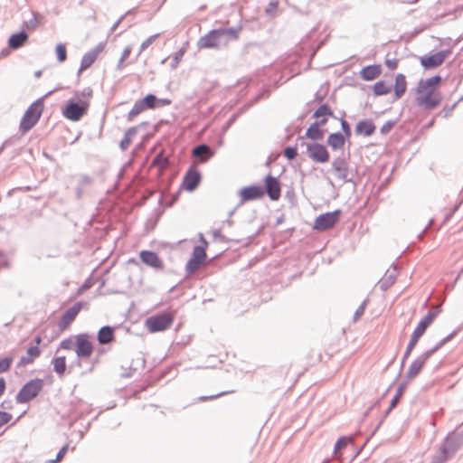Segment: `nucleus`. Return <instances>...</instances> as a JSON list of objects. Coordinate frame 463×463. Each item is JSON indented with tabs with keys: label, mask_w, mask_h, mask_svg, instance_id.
Returning a JSON list of instances; mask_svg holds the SVG:
<instances>
[{
	"label": "nucleus",
	"mask_w": 463,
	"mask_h": 463,
	"mask_svg": "<svg viewBox=\"0 0 463 463\" xmlns=\"http://www.w3.org/2000/svg\"><path fill=\"white\" fill-rule=\"evenodd\" d=\"M440 83L439 75L420 80L414 90L416 105L426 110L438 108L442 101V94L439 90Z\"/></svg>",
	"instance_id": "nucleus-1"
},
{
	"label": "nucleus",
	"mask_w": 463,
	"mask_h": 463,
	"mask_svg": "<svg viewBox=\"0 0 463 463\" xmlns=\"http://www.w3.org/2000/svg\"><path fill=\"white\" fill-rule=\"evenodd\" d=\"M92 90L89 89L81 92H76V99H70L61 109L62 116L68 120L76 122L84 117L90 106Z\"/></svg>",
	"instance_id": "nucleus-2"
},
{
	"label": "nucleus",
	"mask_w": 463,
	"mask_h": 463,
	"mask_svg": "<svg viewBox=\"0 0 463 463\" xmlns=\"http://www.w3.org/2000/svg\"><path fill=\"white\" fill-rule=\"evenodd\" d=\"M171 103L172 101L169 99H158L154 94H147L143 99L136 101L128 114V120H132L146 109H155L156 108L168 106Z\"/></svg>",
	"instance_id": "nucleus-3"
},
{
	"label": "nucleus",
	"mask_w": 463,
	"mask_h": 463,
	"mask_svg": "<svg viewBox=\"0 0 463 463\" xmlns=\"http://www.w3.org/2000/svg\"><path fill=\"white\" fill-rule=\"evenodd\" d=\"M175 311L167 310L161 314L151 316L145 321V326L150 333L166 330L175 320Z\"/></svg>",
	"instance_id": "nucleus-4"
},
{
	"label": "nucleus",
	"mask_w": 463,
	"mask_h": 463,
	"mask_svg": "<svg viewBox=\"0 0 463 463\" xmlns=\"http://www.w3.org/2000/svg\"><path fill=\"white\" fill-rule=\"evenodd\" d=\"M43 108V102L38 99L27 109L20 122V130L23 133L29 131L38 122Z\"/></svg>",
	"instance_id": "nucleus-5"
},
{
	"label": "nucleus",
	"mask_w": 463,
	"mask_h": 463,
	"mask_svg": "<svg viewBox=\"0 0 463 463\" xmlns=\"http://www.w3.org/2000/svg\"><path fill=\"white\" fill-rule=\"evenodd\" d=\"M200 241L202 245L194 248L192 257L186 263L185 270L188 274L195 272L205 261L208 242L203 234H200Z\"/></svg>",
	"instance_id": "nucleus-6"
},
{
	"label": "nucleus",
	"mask_w": 463,
	"mask_h": 463,
	"mask_svg": "<svg viewBox=\"0 0 463 463\" xmlns=\"http://www.w3.org/2000/svg\"><path fill=\"white\" fill-rule=\"evenodd\" d=\"M95 350V345L91 336L82 333L76 335L75 354L80 360H89Z\"/></svg>",
	"instance_id": "nucleus-7"
},
{
	"label": "nucleus",
	"mask_w": 463,
	"mask_h": 463,
	"mask_svg": "<svg viewBox=\"0 0 463 463\" xmlns=\"http://www.w3.org/2000/svg\"><path fill=\"white\" fill-rule=\"evenodd\" d=\"M43 388V381L35 379L24 384L16 395V401L24 403L35 398Z\"/></svg>",
	"instance_id": "nucleus-8"
},
{
	"label": "nucleus",
	"mask_w": 463,
	"mask_h": 463,
	"mask_svg": "<svg viewBox=\"0 0 463 463\" xmlns=\"http://www.w3.org/2000/svg\"><path fill=\"white\" fill-rule=\"evenodd\" d=\"M341 215L340 210H335L331 213H326L316 218L314 222V229L317 231L328 230L339 221Z\"/></svg>",
	"instance_id": "nucleus-9"
},
{
	"label": "nucleus",
	"mask_w": 463,
	"mask_h": 463,
	"mask_svg": "<svg viewBox=\"0 0 463 463\" xmlns=\"http://www.w3.org/2000/svg\"><path fill=\"white\" fill-rule=\"evenodd\" d=\"M443 342L440 343L438 346H436L433 349L428 350L424 354H422L420 356H419L416 360L412 362V364L410 365L407 371V378L413 379L415 378L423 366L425 365L426 362L429 360V358L442 345Z\"/></svg>",
	"instance_id": "nucleus-10"
},
{
	"label": "nucleus",
	"mask_w": 463,
	"mask_h": 463,
	"mask_svg": "<svg viewBox=\"0 0 463 463\" xmlns=\"http://www.w3.org/2000/svg\"><path fill=\"white\" fill-rule=\"evenodd\" d=\"M230 33L228 30H213L200 38L198 44L201 48H218L223 35Z\"/></svg>",
	"instance_id": "nucleus-11"
},
{
	"label": "nucleus",
	"mask_w": 463,
	"mask_h": 463,
	"mask_svg": "<svg viewBox=\"0 0 463 463\" xmlns=\"http://www.w3.org/2000/svg\"><path fill=\"white\" fill-rule=\"evenodd\" d=\"M83 307L82 302H77L75 303L71 307H70L68 310H66L63 315L61 316L58 326L61 331L67 330L72 322L75 320L79 313Z\"/></svg>",
	"instance_id": "nucleus-12"
},
{
	"label": "nucleus",
	"mask_w": 463,
	"mask_h": 463,
	"mask_svg": "<svg viewBox=\"0 0 463 463\" xmlns=\"http://www.w3.org/2000/svg\"><path fill=\"white\" fill-rule=\"evenodd\" d=\"M449 54V51H440L429 56L420 57V62L425 70L435 69L440 66Z\"/></svg>",
	"instance_id": "nucleus-13"
},
{
	"label": "nucleus",
	"mask_w": 463,
	"mask_h": 463,
	"mask_svg": "<svg viewBox=\"0 0 463 463\" xmlns=\"http://www.w3.org/2000/svg\"><path fill=\"white\" fill-rule=\"evenodd\" d=\"M105 48L106 43H99L94 48L87 52L81 59L80 71H82L89 69L104 52Z\"/></svg>",
	"instance_id": "nucleus-14"
},
{
	"label": "nucleus",
	"mask_w": 463,
	"mask_h": 463,
	"mask_svg": "<svg viewBox=\"0 0 463 463\" xmlns=\"http://www.w3.org/2000/svg\"><path fill=\"white\" fill-rule=\"evenodd\" d=\"M309 157L318 163H326L329 160V153L326 147L321 144L312 143L307 145Z\"/></svg>",
	"instance_id": "nucleus-15"
},
{
	"label": "nucleus",
	"mask_w": 463,
	"mask_h": 463,
	"mask_svg": "<svg viewBox=\"0 0 463 463\" xmlns=\"http://www.w3.org/2000/svg\"><path fill=\"white\" fill-rule=\"evenodd\" d=\"M200 182H201L200 172L196 168L191 167L186 172V174L184 177V180L182 183V187L188 192H193L199 185Z\"/></svg>",
	"instance_id": "nucleus-16"
},
{
	"label": "nucleus",
	"mask_w": 463,
	"mask_h": 463,
	"mask_svg": "<svg viewBox=\"0 0 463 463\" xmlns=\"http://www.w3.org/2000/svg\"><path fill=\"white\" fill-rule=\"evenodd\" d=\"M264 191L260 185H251L242 188L240 191L241 203L263 197Z\"/></svg>",
	"instance_id": "nucleus-17"
},
{
	"label": "nucleus",
	"mask_w": 463,
	"mask_h": 463,
	"mask_svg": "<svg viewBox=\"0 0 463 463\" xmlns=\"http://www.w3.org/2000/svg\"><path fill=\"white\" fill-rule=\"evenodd\" d=\"M139 257L141 261L156 269H162L164 268L163 260L159 258V256L150 250H142L139 253Z\"/></svg>",
	"instance_id": "nucleus-18"
},
{
	"label": "nucleus",
	"mask_w": 463,
	"mask_h": 463,
	"mask_svg": "<svg viewBox=\"0 0 463 463\" xmlns=\"http://www.w3.org/2000/svg\"><path fill=\"white\" fill-rule=\"evenodd\" d=\"M265 188L269 197L276 201L280 197V184L277 178L269 175L265 178Z\"/></svg>",
	"instance_id": "nucleus-19"
},
{
	"label": "nucleus",
	"mask_w": 463,
	"mask_h": 463,
	"mask_svg": "<svg viewBox=\"0 0 463 463\" xmlns=\"http://www.w3.org/2000/svg\"><path fill=\"white\" fill-rule=\"evenodd\" d=\"M382 74V68L379 64L368 65L360 71V76L364 80H373Z\"/></svg>",
	"instance_id": "nucleus-20"
},
{
	"label": "nucleus",
	"mask_w": 463,
	"mask_h": 463,
	"mask_svg": "<svg viewBox=\"0 0 463 463\" xmlns=\"http://www.w3.org/2000/svg\"><path fill=\"white\" fill-rule=\"evenodd\" d=\"M40 354L41 349L39 348V346H30L26 351V356L21 357V359L17 363V366L24 367L28 364H33V361L40 356Z\"/></svg>",
	"instance_id": "nucleus-21"
},
{
	"label": "nucleus",
	"mask_w": 463,
	"mask_h": 463,
	"mask_svg": "<svg viewBox=\"0 0 463 463\" xmlns=\"http://www.w3.org/2000/svg\"><path fill=\"white\" fill-rule=\"evenodd\" d=\"M326 124V119H320L313 123L307 130L306 137L313 140L322 139L324 132L320 129L321 126Z\"/></svg>",
	"instance_id": "nucleus-22"
},
{
	"label": "nucleus",
	"mask_w": 463,
	"mask_h": 463,
	"mask_svg": "<svg viewBox=\"0 0 463 463\" xmlns=\"http://www.w3.org/2000/svg\"><path fill=\"white\" fill-rule=\"evenodd\" d=\"M28 41V34L25 32L14 33L8 40V46L11 49H18Z\"/></svg>",
	"instance_id": "nucleus-23"
},
{
	"label": "nucleus",
	"mask_w": 463,
	"mask_h": 463,
	"mask_svg": "<svg viewBox=\"0 0 463 463\" xmlns=\"http://www.w3.org/2000/svg\"><path fill=\"white\" fill-rule=\"evenodd\" d=\"M407 90V80L403 74L399 73L395 77V84H394V96L395 99H400Z\"/></svg>",
	"instance_id": "nucleus-24"
},
{
	"label": "nucleus",
	"mask_w": 463,
	"mask_h": 463,
	"mask_svg": "<svg viewBox=\"0 0 463 463\" xmlns=\"http://www.w3.org/2000/svg\"><path fill=\"white\" fill-rule=\"evenodd\" d=\"M213 155L211 148L206 145H200L193 149V156L200 158L203 163L208 161Z\"/></svg>",
	"instance_id": "nucleus-25"
},
{
	"label": "nucleus",
	"mask_w": 463,
	"mask_h": 463,
	"mask_svg": "<svg viewBox=\"0 0 463 463\" xmlns=\"http://www.w3.org/2000/svg\"><path fill=\"white\" fill-rule=\"evenodd\" d=\"M114 339V330L109 326H103L98 332V341L100 345L109 344Z\"/></svg>",
	"instance_id": "nucleus-26"
},
{
	"label": "nucleus",
	"mask_w": 463,
	"mask_h": 463,
	"mask_svg": "<svg viewBox=\"0 0 463 463\" xmlns=\"http://www.w3.org/2000/svg\"><path fill=\"white\" fill-rule=\"evenodd\" d=\"M355 130H356L357 134H362L366 137H369L373 134V132L375 130V126L370 120H364V121H360L357 124Z\"/></svg>",
	"instance_id": "nucleus-27"
},
{
	"label": "nucleus",
	"mask_w": 463,
	"mask_h": 463,
	"mask_svg": "<svg viewBox=\"0 0 463 463\" xmlns=\"http://www.w3.org/2000/svg\"><path fill=\"white\" fill-rule=\"evenodd\" d=\"M345 137L341 133H333L329 135L327 138V144L335 150L342 148L345 145Z\"/></svg>",
	"instance_id": "nucleus-28"
},
{
	"label": "nucleus",
	"mask_w": 463,
	"mask_h": 463,
	"mask_svg": "<svg viewBox=\"0 0 463 463\" xmlns=\"http://www.w3.org/2000/svg\"><path fill=\"white\" fill-rule=\"evenodd\" d=\"M53 371L59 375L62 376L66 371V357L65 356H55L52 360Z\"/></svg>",
	"instance_id": "nucleus-29"
},
{
	"label": "nucleus",
	"mask_w": 463,
	"mask_h": 463,
	"mask_svg": "<svg viewBox=\"0 0 463 463\" xmlns=\"http://www.w3.org/2000/svg\"><path fill=\"white\" fill-rule=\"evenodd\" d=\"M333 115V111L330 107L326 104L321 105L314 113V117L320 119H326L327 121V118Z\"/></svg>",
	"instance_id": "nucleus-30"
},
{
	"label": "nucleus",
	"mask_w": 463,
	"mask_h": 463,
	"mask_svg": "<svg viewBox=\"0 0 463 463\" xmlns=\"http://www.w3.org/2000/svg\"><path fill=\"white\" fill-rule=\"evenodd\" d=\"M76 348V335L73 336L67 337L61 341L59 349L71 351Z\"/></svg>",
	"instance_id": "nucleus-31"
},
{
	"label": "nucleus",
	"mask_w": 463,
	"mask_h": 463,
	"mask_svg": "<svg viewBox=\"0 0 463 463\" xmlns=\"http://www.w3.org/2000/svg\"><path fill=\"white\" fill-rule=\"evenodd\" d=\"M373 90L374 95L382 96L388 94L391 89L383 80H380L373 85Z\"/></svg>",
	"instance_id": "nucleus-32"
},
{
	"label": "nucleus",
	"mask_w": 463,
	"mask_h": 463,
	"mask_svg": "<svg viewBox=\"0 0 463 463\" xmlns=\"http://www.w3.org/2000/svg\"><path fill=\"white\" fill-rule=\"evenodd\" d=\"M136 134V128H130L125 133L124 138L120 142V148L126 150L132 143V137Z\"/></svg>",
	"instance_id": "nucleus-33"
},
{
	"label": "nucleus",
	"mask_w": 463,
	"mask_h": 463,
	"mask_svg": "<svg viewBox=\"0 0 463 463\" xmlns=\"http://www.w3.org/2000/svg\"><path fill=\"white\" fill-rule=\"evenodd\" d=\"M438 307H434L432 310L429 311L427 315L420 321L426 327L430 326L434 319L437 317L439 314Z\"/></svg>",
	"instance_id": "nucleus-34"
},
{
	"label": "nucleus",
	"mask_w": 463,
	"mask_h": 463,
	"mask_svg": "<svg viewBox=\"0 0 463 463\" xmlns=\"http://www.w3.org/2000/svg\"><path fill=\"white\" fill-rule=\"evenodd\" d=\"M152 165L154 166L158 167L159 170L162 172L167 167L168 159L165 157L162 154H159L155 157V159L152 162Z\"/></svg>",
	"instance_id": "nucleus-35"
},
{
	"label": "nucleus",
	"mask_w": 463,
	"mask_h": 463,
	"mask_svg": "<svg viewBox=\"0 0 463 463\" xmlns=\"http://www.w3.org/2000/svg\"><path fill=\"white\" fill-rule=\"evenodd\" d=\"M55 52L60 62H63L67 59V51L64 44H57L55 47Z\"/></svg>",
	"instance_id": "nucleus-36"
},
{
	"label": "nucleus",
	"mask_w": 463,
	"mask_h": 463,
	"mask_svg": "<svg viewBox=\"0 0 463 463\" xmlns=\"http://www.w3.org/2000/svg\"><path fill=\"white\" fill-rule=\"evenodd\" d=\"M132 52V47L131 46H127L125 47V49L123 50L122 52V54L118 60V69H122L125 67V61L128 58V56L130 55Z\"/></svg>",
	"instance_id": "nucleus-37"
},
{
	"label": "nucleus",
	"mask_w": 463,
	"mask_h": 463,
	"mask_svg": "<svg viewBox=\"0 0 463 463\" xmlns=\"http://www.w3.org/2000/svg\"><path fill=\"white\" fill-rule=\"evenodd\" d=\"M419 339L420 338H418L417 336H414L411 335L410 342L408 343V345H407V348H406V351L404 354V358H408L411 355V354L412 350L415 348Z\"/></svg>",
	"instance_id": "nucleus-38"
},
{
	"label": "nucleus",
	"mask_w": 463,
	"mask_h": 463,
	"mask_svg": "<svg viewBox=\"0 0 463 463\" xmlns=\"http://www.w3.org/2000/svg\"><path fill=\"white\" fill-rule=\"evenodd\" d=\"M349 441L350 439L345 437H341L340 439H338L335 446V453H338L340 450L344 449L347 446Z\"/></svg>",
	"instance_id": "nucleus-39"
},
{
	"label": "nucleus",
	"mask_w": 463,
	"mask_h": 463,
	"mask_svg": "<svg viewBox=\"0 0 463 463\" xmlns=\"http://www.w3.org/2000/svg\"><path fill=\"white\" fill-rule=\"evenodd\" d=\"M13 362V358L6 357L0 360V373L6 372Z\"/></svg>",
	"instance_id": "nucleus-40"
},
{
	"label": "nucleus",
	"mask_w": 463,
	"mask_h": 463,
	"mask_svg": "<svg viewBox=\"0 0 463 463\" xmlns=\"http://www.w3.org/2000/svg\"><path fill=\"white\" fill-rule=\"evenodd\" d=\"M297 155H298L297 147L288 146L284 150V156L289 160L294 159L297 156Z\"/></svg>",
	"instance_id": "nucleus-41"
},
{
	"label": "nucleus",
	"mask_w": 463,
	"mask_h": 463,
	"mask_svg": "<svg viewBox=\"0 0 463 463\" xmlns=\"http://www.w3.org/2000/svg\"><path fill=\"white\" fill-rule=\"evenodd\" d=\"M427 328L428 327H426L421 322H419L418 326H416L411 335L417 336L418 338H420Z\"/></svg>",
	"instance_id": "nucleus-42"
},
{
	"label": "nucleus",
	"mask_w": 463,
	"mask_h": 463,
	"mask_svg": "<svg viewBox=\"0 0 463 463\" xmlns=\"http://www.w3.org/2000/svg\"><path fill=\"white\" fill-rule=\"evenodd\" d=\"M12 420V415L5 411H0V428L8 423Z\"/></svg>",
	"instance_id": "nucleus-43"
},
{
	"label": "nucleus",
	"mask_w": 463,
	"mask_h": 463,
	"mask_svg": "<svg viewBox=\"0 0 463 463\" xmlns=\"http://www.w3.org/2000/svg\"><path fill=\"white\" fill-rule=\"evenodd\" d=\"M158 37V34H154L147 38L145 42L142 43L140 46V52L145 51L150 44L153 43V42Z\"/></svg>",
	"instance_id": "nucleus-44"
},
{
	"label": "nucleus",
	"mask_w": 463,
	"mask_h": 463,
	"mask_svg": "<svg viewBox=\"0 0 463 463\" xmlns=\"http://www.w3.org/2000/svg\"><path fill=\"white\" fill-rule=\"evenodd\" d=\"M68 449H69V446L68 445H65L63 446L60 451L58 452L57 456H56V458L54 460H52L53 463H58L60 461L62 460V458H64V456L66 455L67 451H68Z\"/></svg>",
	"instance_id": "nucleus-45"
},
{
	"label": "nucleus",
	"mask_w": 463,
	"mask_h": 463,
	"mask_svg": "<svg viewBox=\"0 0 463 463\" xmlns=\"http://www.w3.org/2000/svg\"><path fill=\"white\" fill-rule=\"evenodd\" d=\"M402 392H403V389L402 387H400L397 391V393L396 395L394 396V398L392 400L391 402V404H390V410L393 409L396 404L398 403L400 398L402 397Z\"/></svg>",
	"instance_id": "nucleus-46"
},
{
	"label": "nucleus",
	"mask_w": 463,
	"mask_h": 463,
	"mask_svg": "<svg viewBox=\"0 0 463 463\" xmlns=\"http://www.w3.org/2000/svg\"><path fill=\"white\" fill-rule=\"evenodd\" d=\"M398 64H399V61L397 59H386L385 60V65L390 70L393 71V70L397 69Z\"/></svg>",
	"instance_id": "nucleus-47"
},
{
	"label": "nucleus",
	"mask_w": 463,
	"mask_h": 463,
	"mask_svg": "<svg viewBox=\"0 0 463 463\" xmlns=\"http://www.w3.org/2000/svg\"><path fill=\"white\" fill-rule=\"evenodd\" d=\"M227 392H221V393L211 395V396H201V397H199L198 400L201 401V402H206V401H209V400H213V399H216L218 397H221L222 395H224Z\"/></svg>",
	"instance_id": "nucleus-48"
},
{
	"label": "nucleus",
	"mask_w": 463,
	"mask_h": 463,
	"mask_svg": "<svg viewBox=\"0 0 463 463\" xmlns=\"http://www.w3.org/2000/svg\"><path fill=\"white\" fill-rule=\"evenodd\" d=\"M341 125H342V129H343L345 135L347 137H349L350 135H351V129H350V127H349L348 123L345 120H342Z\"/></svg>",
	"instance_id": "nucleus-49"
},
{
	"label": "nucleus",
	"mask_w": 463,
	"mask_h": 463,
	"mask_svg": "<svg viewBox=\"0 0 463 463\" xmlns=\"http://www.w3.org/2000/svg\"><path fill=\"white\" fill-rule=\"evenodd\" d=\"M392 127H393V123L387 122L386 124H384L383 126V128H381V131H382V133H387L392 128Z\"/></svg>",
	"instance_id": "nucleus-50"
},
{
	"label": "nucleus",
	"mask_w": 463,
	"mask_h": 463,
	"mask_svg": "<svg viewBox=\"0 0 463 463\" xmlns=\"http://www.w3.org/2000/svg\"><path fill=\"white\" fill-rule=\"evenodd\" d=\"M184 53V49H181L175 56V65L180 61V60L182 59L183 55Z\"/></svg>",
	"instance_id": "nucleus-51"
},
{
	"label": "nucleus",
	"mask_w": 463,
	"mask_h": 463,
	"mask_svg": "<svg viewBox=\"0 0 463 463\" xmlns=\"http://www.w3.org/2000/svg\"><path fill=\"white\" fill-rule=\"evenodd\" d=\"M213 237L215 239H220V240H223L224 239V237L222 236V234L220 230H214L213 232Z\"/></svg>",
	"instance_id": "nucleus-52"
},
{
	"label": "nucleus",
	"mask_w": 463,
	"mask_h": 463,
	"mask_svg": "<svg viewBox=\"0 0 463 463\" xmlns=\"http://www.w3.org/2000/svg\"><path fill=\"white\" fill-rule=\"evenodd\" d=\"M5 390V381L3 378H0V396L4 393Z\"/></svg>",
	"instance_id": "nucleus-53"
},
{
	"label": "nucleus",
	"mask_w": 463,
	"mask_h": 463,
	"mask_svg": "<svg viewBox=\"0 0 463 463\" xmlns=\"http://www.w3.org/2000/svg\"><path fill=\"white\" fill-rule=\"evenodd\" d=\"M5 265V258L4 254L0 253V268Z\"/></svg>",
	"instance_id": "nucleus-54"
},
{
	"label": "nucleus",
	"mask_w": 463,
	"mask_h": 463,
	"mask_svg": "<svg viewBox=\"0 0 463 463\" xmlns=\"http://www.w3.org/2000/svg\"><path fill=\"white\" fill-rule=\"evenodd\" d=\"M454 253H457L458 258L463 257V250L462 249L458 250V251H455Z\"/></svg>",
	"instance_id": "nucleus-55"
},
{
	"label": "nucleus",
	"mask_w": 463,
	"mask_h": 463,
	"mask_svg": "<svg viewBox=\"0 0 463 463\" xmlns=\"http://www.w3.org/2000/svg\"><path fill=\"white\" fill-rule=\"evenodd\" d=\"M34 341H35L36 345L38 346L42 343V337L41 336H37L34 339Z\"/></svg>",
	"instance_id": "nucleus-56"
},
{
	"label": "nucleus",
	"mask_w": 463,
	"mask_h": 463,
	"mask_svg": "<svg viewBox=\"0 0 463 463\" xmlns=\"http://www.w3.org/2000/svg\"><path fill=\"white\" fill-rule=\"evenodd\" d=\"M462 273H463V267H462V269L460 270V272H459V274H458V278Z\"/></svg>",
	"instance_id": "nucleus-57"
}]
</instances>
